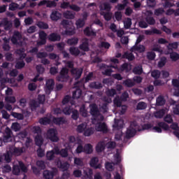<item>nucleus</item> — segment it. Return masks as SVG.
Masks as SVG:
<instances>
[{
    "mask_svg": "<svg viewBox=\"0 0 179 179\" xmlns=\"http://www.w3.org/2000/svg\"><path fill=\"white\" fill-rule=\"evenodd\" d=\"M79 48L80 50H82V51H85L87 52V51L90 50L89 48V39H83L82 43L79 46Z\"/></svg>",
    "mask_w": 179,
    "mask_h": 179,
    "instance_id": "obj_18",
    "label": "nucleus"
},
{
    "mask_svg": "<svg viewBox=\"0 0 179 179\" xmlns=\"http://www.w3.org/2000/svg\"><path fill=\"white\" fill-rule=\"evenodd\" d=\"M55 164L62 171H66L69 169V164L68 162H62L59 159L55 160Z\"/></svg>",
    "mask_w": 179,
    "mask_h": 179,
    "instance_id": "obj_10",
    "label": "nucleus"
},
{
    "mask_svg": "<svg viewBox=\"0 0 179 179\" xmlns=\"http://www.w3.org/2000/svg\"><path fill=\"white\" fill-rule=\"evenodd\" d=\"M145 22L148 24H150V26H153L156 24V20L152 16H147L145 17Z\"/></svg>",
    "mask_w": 179,
    "mask_h": 179,
    "instance_id": "obj_42",
    "label": "nucleus"
},
{
    "mask_svg": "<svg viewBox=\"0 0 179 179\" xmlns=\"http://www.w3.org/2000/svg\"><path fill=\"white\" fill-rule=\"evenodd\" d=\"M29 106L31 107V110L34 111V110H37V108L40 106V103L36 100H32L30 102Z\"/></svg>",
    "mask_w": 179,
    "mask_h": 179,
    "instance_id": "obj_43",
    "label": "nucleus"
},
{
    "mask_svg": "<svg viewBox=\"0 0 179 179\" xmlns=\"http://www.w3.org/2000/svg\"><path fill=\"white\" fill-rule=\"evenodd\" d=\"M104 149H106V145L104 144V142L101 141V142L98 143V144L96 146V151L98 153H100V152H103V150H104Z\"/></svg>",
    "mask_w": 179,
    "mask_h": 179,
    "instance_id": "obj_29",
    "label": "nucleus"
},
{
    "mask_svg": "<svg viewBox=\"0 0 179 179\" xmlns=\"http://www.w3.org/2000/svg\"><path fill=\"white\" fill-rule=\"evenodd\" d=\"M76 15V14L75 13L71 10H66L63 13V16L64 17H65V19H70V20L73 19Z\"/></svg>",
    "mask_w": 179,
    "mask_h": 179,
    "instance_id": "obj_25",
    "label": "nucleus"
},
{
    "mask_svg": "<svg viewBox=\"0 0 179 179\" xmlns=\"http://www.w3.org/2000/svg\"><path fill=\"white\" fill-rule=\"evenodd\" d=\"M74 164H76V166H77L78 167H83L85 166V164L83 163L82 159L78 157L74 158Z\"/></svg>",
    "mask_w": 179,
    "mask_h": 179,
    "instance_id": "obj_45",
    "label": "nucleus"
},
{
    "mask_svg": "<svg viewBox=\"0 0 179 179\" xmlns=\"http://www.w3.org/2000/svg\"><path fill=\"white\" fill-rule=\"evenodd\" d=\"M117 94V91L115 89H110L106 91V95L108 97H114Z\"/></svg>",
    "mask_w": 179,
    "mask_h": 179,
    "instance_id": "obj_58",
    "label": "nucleus"
},
{
    "mask_svg": "<svg viewBox=\"0 0 179 179\" xmlns=\"http://www.w3.org/2000/svg\"><path fill=\"white\" fill-rule=\"evenodd\" d=\"M62 17V14L58 10H53L50 14V19L52 22H58Z\"/></svg>",
    "mask_w": 179,
    "mask_h": 179,
    "instance_id": "obj_14",
    "label": "nucleus"
},
{
    "mask_svg": "<svg viewBox=\"0 0 179 179\" xmlns=\"http://www.w3.org/2000/svg\"><path fill=\"white\" fill-rule=\"evenodd\" d=\"M69 52L71 55H74V57H78L79 54H80V50L76 47H71L69 48Z\"/></svg>",
    "mask_w": 179,
    "mask_h": 179,
    "instance_id": "obj_31",
    "label": "nucleus"
},
{
    "mask_svg": "<svg viewBox=\"0 0 179 179\" xmlns=\"http://www.w3.org/2000/svg\"><path fill=\"white\" fill-rule=\"evenodd\" d=\"M36 166L41 169V170H44L45 169V162L43 160L37 161Z\"/></svg>",
    "mask_w": 179,
    "mask_h": 179,
    "instance_id": "obj_63",
    "label": "nucleus"
},
{
    "mask_svg": "<svg viewBox=\"0 0 179 179\" xmlns=\"http://www.w3.org/2000/svg\"><path fill=\"white\" fill-rule=\"evenodd\" d=\"M84 153H86L87 155L93 153V145H92V144L85 145L84 147Z\"/></svg>",
    "mask_w": 179,
    "mask_h": 179,
    "instance_id": "obj_33",
    "label": "nucleus"
},
{
    "mask_svg": "<svg viewBox=\"0 0 179 179\" xmlns=\"http://www.w3.org/2000/svg\"><path fill=\"white\" fill-rule=\"evenodd\" d=\"M146 57L149 61H153L156 58V53L153 51L148 52Z\"/></svg>",
    "mask_w": 179,
    "mask_h": 179,
    "instance_id": "obj_50",
    "label": "nucleus"
},
{
    "mask_svg": "<svg viewBox=\"0 0 179 179\" xmlns=\"http://www.w3.org/2000/svg\"><path fill=\"white\" fill-rule=\"evenodd\" d=\"M133 125L134 127L136 126L134 122L131 123L130 127L127 129L125 136V138L127 139H131V138H134V136H135V135L136 134V129L132 127Z\"/></svg>",
    "mask_w": 179,
    "mask_h": 179,
    "instance_id": "obj_6",
    "label": "nucleus"
},
{
    "mask_svg": "<svg viewBox=\"0 0 179 179\" xmlns=\"http://www.w3.org/2000/svg\"><path fill=\"white\" fill-rule=\"evenodd\" d=\"M12 130L9 127H6L3 134V142L8 143L12 139Z\"/></svg>",
    "mask_w": 179,
    "mask_h": 179,
    "instance_id": "obj_13",
    "label": "nucleus"
},
{
    "mask_svg": "<svg viewBox=\"0 0 179 179\" xmlns=\"http://www.w3.org/2000/svg\"><path fill=\"white\" fill-rule=\"evenodd\" d=\"M164 114H166V110L161 109L155 113V118H162L164 117Z\"/></svg>",
    "mask_w": 179,
    "mask_h": 179,
    "instance_id": "obj_47",
    "label": "nucleus"
},
{
    "mask_svg": "<svg viewBox=\"0 0 179 179\" xmlns=\"http://www.w3.org/2000/svg\"><path fill=\"white\" fill-rule=\"evenodd\" d=\"M97 163H99V158H97V157H94L90 160V166L93 169H101V164H97Z\"/></svg>",
    "mask_w": 179,
    "mask_h": 179,
    "instance_id": "obj_19",
    "label": "nucleus"
},
{
    "mask_svg": "<svg viewBox=\"0 0 179 179\" xmlns=\"http://www.w3.org/2000/svg\"><path fill=\"white\" fill-rule=\"evenodd\" d=\"M133 72L135 73V75H142L143 73V69L141 67V66H138L133 69Z\"/></svg>",
    "mask_w": 179,
    "mask_h": 179,
    "instance_id": "obj_46",
    "label": "nucleus"
},
{
    "mask_svg": "<svg viewBox=\"0 0 179 179\" xmlns=\"http://www.w3.org/2000/svg\"><path fill=\"white\" fill-rule=\"evenodd\" d=\"M43 136H41V134H37L35 136V143L36 146H38V148H41V146L43 145Z\"/></svg>",
    "mask_w": 179,
    "mask_h": 179,
    "instance_id": "obj_22",
    "label": "nucleus"
},
{
    "mask_svg": "<svg viewBox=\"0 0 179 179\" xmlns=\"http://www.w3.org/2000/svg\"><path fill=\"white\" fill-rule=\"evenodd\" d=\"M152 129L155 132H157V134H162L163 132L162 129L164 131H169L170 127L164 122H159L157 126L152 127Z\"/></svg>",
    "mask_w": 179,
    "mask_h": 179,
    "instance_id": "obj_5",
    "label": "nucleus"
},
{
    "mask_svg": "<svg viewBox=\"0 0 179 179\" xmlns=\"http://www.w3.org/2000/svg\"><path fill=\"white\" fill-rule=\"evenodd\" d=\"M71 73L73 78H75L76 80L78 79H80V76H82V73H83V69L80 68H75L71 70Z\"/></svg>",
    "mask_w": 179,
    "mask_h": 179,
    "instance_id": "obj_11",
    "label": "nucleus"
},
{
    "mask_svg": "<svg viewBox=\"0 0 179 179\" xmlns=\"http://www.w3.org/2000/svg\"><path fill=\"white\" fill-rule=\"evenodd\" d=\"M46 136L47 138L51 142H58V141H59V137H58V131L54 128H50L47 131Z\"/></svg>",
    "mask_w": 179,
    "mask_h": 179,
    "instance_id": "obj_3",
    "label": "nucleus"
},
{
    "mask_svg": "<svg viewBox=\"0 0 179 179\" xmlns=\"http://www.w3.org/2000/svg\"><path fill=\"white\" fill-rule=\"evenodd\" d=\"M54 86H55V82L54 81V79L47 80L45 88L46 94H50V93L54 90Z\"/></svg>",
    "mask_w": 179,
    "mask_h": 179,
    "instance_id": "obj_8",
    "label": "nucleus"
},
{
    "mask_svg": "<svg viewBox=\"0 0 179 179\" xmlns=\"http://www.w3.org/2000/svg\"><path fill=\"white\" fill-rule=\"evenodd\" d=\"M62 111L65 115H71V113H72V106H66L63 108Z\"/></svg>",
    "mask_w": 179,
    "mask_h": 179,
    "instance_id": "obj_52",
    "label": "nucleus"
},
{
    "mask_svg": "<svg viewBox=\"0 0 179 179\" xmlns=\"http://www.w3.org/2000/svg\"><path fill=\"white\" fill-rule=\"evenodd\" d=\"M160 75H162V72L159 70H154L151 72L152 78L154 79H159L160 78Z\"/></svg>",
    "mask_w": 179,
    "mask_h": 179,
    "instance_id": "obj_51",
    "label": "nucleus"
},
{
    "mask_svg": "<svg viewBox=\"0 0 179 179\" xmlns=\"http://www.w3.org/2000/svg\"><path fill=\"white\" fill-rule=\"evenodd\" d=\"M67 44L69 45H76L79 43V38H71L67 40Z\"/></svg>",
    "mask_w": 179,
    "mask_h": 179,
    "instance_id": "obj_44",
    "label": "nucleus"
},
{
    "mask_svg": "<svg viewBox=\"0 0 179 179\" xmlns=\"http://www.w3.org/2000/svg\"><path fill=\"white\" fill-rule=\"evenodd\" d=\"M11 128L15 132H17L18 131H20V124L18 122H13L11 125Z\"/></svg>",
    "mask_w": 179,
    "mask_h": 179,
    "instance_id": "obj_57",
    "label": "nucleus"
},
{
    "mask_svg": "<svg viewBox=\"0 0 179 179\" xmlns=\"http://www.w3.org/2000/svg\"><path fill=\"white\" fill-rule=\"evenodd\" d=\"M57 173H58L57 169H53L52 171L46 170L43 171V177L45 179H52Z\"/></svg>",
    "mask_w": 179,
    "mask_h": 179,
    "instance_id": "obj_12",
    "label": "nucleus"
},
{
    "mask_svg": "<svg viewBox=\"0 0 179 179\" xmlns=\"http://www.w3.org/2000/svg\"><path fill=\"white\" fill-rule=\"evenodd\" d=\"M48 40L49 41H52L53 43H55V41H61V35L55 32L51 33L48 36Z\"/></svg>",
    "mask_w": 179,
    "mask_h": 179,
    "instance_id": "obj_20",
    "label": "nucleus"
},
{
    "mask_svg": "<svg viewBox=\"0 0 179 179\" xmlns=\"http://www.w3.org/2000/svg\"><path fill=\"white\" fill-rule=\"evenodd\" d=\"M164 13V8H159L155 10L154 15H155V16H160L161 15H163Z\"/></svg>",
    "mask_w": 179,
    "mask_h": 179,
    "instance_id": "obj_59",
    "label": "nucleus"
},
{
    "mask_svg": "<svg viewBox=\"0 0 179 179\" xmlns=\"http://www.w3.org/2000/svg\"><path fill=\"white\" fill-rule=\"evenodd\" d=\"M36 26L38 27V28L41 29L42 30H47V29H48L49 27L48 24L43 21H38L36 23Z\"/></svg>",
    "mask_w": 179,
    "mask_h": 179,
    "instance_id": "obj_34",
    "label": "nucleus"
},
{
    "mask_svg": "<svg viewBox=\"0 0 179 179\" xmlns=\"http://www.w3.org/2000/svg\"><path fill=\"white\" fill-rule=\"evenodd\" d=\"M83 173L85 178H92V176H93V170H92V169H84Z\"/></svg>",
    "mask_w": 179,
    "mask_h": 179,
    "instance_id": "obj_36",
    "label": "nucleus"
},
{
    "mask_svg": "<svg viewBox=\"0 0 179 179\" xmlns=\"http://www.w3.org/2000/svg\"><path fill=\"white\" fill-rule=\"evenodd\" d=\"M148 105L143 101L138 102L136 106V110H145Z\"/></svg>",
    "mask_w": 179,
    "mask_h": 179,
    "instance_id": "obj_53",
    "label": "nucleus"
},
{
    "mask_svg": "<svg viewBox=\"0 0 179 179\" xmlns=\"http://www.w3.org/2000/svg\"><path fill=\"white\" fill-rule=\"evenodd\" d=\"M55 157V152L54 150L48 151L46 153L47 160H54Z\"/></svg>",
    "mask_w": 179,
    "mask_h": 179,
    "instance_id": "obj_49",
    "label": "nucleus"
},
{
    "mask_svg": "<svg viewBox=\"0 0 179 179\" xmlns=\"http://www.w3.org/2000/svg\"><path fill=\"white\" fill-rule=\"evenodd\" d=\"M90 114L94 117V118H97V117H99L101 114L100 113V110H99V106L96 103H91L90 104Z\"/></svg>",
    "mask_w": 179,
    "mask_h": 179,
    "instance_id": "obj_7",
    "label": "nucleus"
},
{
    "mask_svg": "<svg viewBox=\"0 0 179 179\" xmlns=\"http://www.w3.org/2000/svg\"><path fill=\"white\" fill-rule=\"evenodd\" d=\"M38 122L41 125H50L51 124V119L48 117H43L39 119Z\"/></svg>",
    "mask_w": 179,
    "mask_h": 179,
    "instance_id": "obj_23",
    "label": "nucleus"
},
{
    "mask_svg": "<svg viewBox=\"0 0 179 179\" xmlns=\"http://www.w3.org/2000/svg\"><path fill=\"white\" fill-rule=\"evenodd\" d=\"M95 128L97 132H103V134H107V132H108V128L107 127V124H106V122H98L96 124Z\"/></svg>",
    "mask_w": 179,
    "mask_h": 179,
    "instance_id": "obj_9",
    "label": "nucleus"
},
{
    "mask_svg": "<svg viewBox=\"0 0 179 179\" xmlns=\"http://www.w3.org/2000/svg\"><path fill=\"white\" fill-rule=\"evenodd\" d=\"M52 121L55 125H62V124H65V119L62 117H54Z\"/></svg>",
    "mask_w": 179,
    "mask_h": 179,
    "instance_id": "obj_30",
    "label": "nucleus"
},
{
    "mask_svg": "<svg viewBox=\"0 0 179 179\" xmlns=\"http://www.w3.org/2000/svg\"><path fill=\"white\" fill-rule=\"evenodd\" d=\"M5 100L7 103H10L11 104L16 103V97L15 96H6Z\"/></svg>",
    "mask_w": 179,
    "mask_h": 179,
    "instance_id": "obj_62",
    "label": "nucleus"
},
{
    "mask_svg": "<svg viewBox=\"0 0 179 179\" xmlns=\"http://www.w3.org/2000/svg\"><path fill=\"white\" fill-rule=\"evenodd\" d=\"M69 69H66V67H63L59 74L56 77V80L57 82H68L69 79Z\"/></svg>",
    "mask_w": 179,
    "mask_h": 179,
    "instance_id": "obj_2",
    "label": "nucleus"
},
{
    "mask_svg": "<svg viewBox=\"0 0 179 179\" xmlns=\"http://www.w3.org/2000/svg\"><path fill=\"white\" fill-rule=\"evenodd\" d=\"M123 85L126 87H134V86H135V82L131 78H127V80H123Z\"/></svg>",
    "mask_w": 179,
    "mask_h": 179,
    "instance_id": "obj_26",
    "label": "nucleus"
},
{
    "mask_svg": "<svg viewBox=\"0 0 179 179\" xmlns=\"http://www.w3.org/2000/svg\"><path fill=\"white\" fill-rule=\"evenodd\" d=\"M22 38V34L19 32V31H15L13 36L10 38L11 43L16 45L17 44L19 40Z\"/></svg>",
    "mask_w": 179,
    "mask_h": 179,
    "instance_id": "obj_15",
    "label": "nucleus"
},
{
    "mask_svg": "<svg viewBox=\"0 0 179 179\" xmlns=\"http://www.w3.org/2000/svg\"><path fill=\"white\" fill-rule=\"evenodd\" d=\"M20 171L27 173V167H26V165L22 162H19V165H14L13 167V173L14 176H19Z\"/></svg>",
    "mask_w": 179,
    "mask_h": 179,
    "instance_id": "obj_4",
    "label": "nucleus"
},
{
    "mask_svg": "<svg viewBox=\"0 0 179 179\" xmlns=\"http://www.w3.org/2000/svg\"><path fill=\"white\" fill-rule=\"evenodd\" d=\"M82 96V90L80 88H76V91L73 92V99H80Z\"/></svg>",
    "mask_w": 179,
    "mask_h": 179,
    "instance_id": "obj_38",
    "label": "nucleus"
},
{
    "mask_svg": "<svg viewBox=\"0 0 179 179\" xmlns=\"http://www.w3.org/2000/svg\"><path fill=\"white\" fill-rule=\"evenodd\" d=\"M84 34H85L87 37L96 36V32H94V31H93V29H91L89 27H87L84 29Z\"/></svg>",
    "mask_w": 179,
    "mask_h": 179,
    "instance_id": "obj_21",
    "label": "nucleus"
},
{
    "mask_svg": "<svg viewBox=\"0 0 179 179\" xmlns=\"http://www.w3.org/2000/svg\"><path fill=\"white\" fill-rule=\"evenodd\" d=\"M124 29H131V26H132V20L131 18H127L126 22L124 23Z\"/></svg>",
    "mask_w": 179,
    "mask_h": 179,
    "instance_id": "obj_60",
    "label": "nucleus"
},
{
    "mask_svg": "<svg viewBox=\"0 0 179 179\" xmlns=\"http://www.w3.org/2000/svg\"><path fill=\"white\" fill-rule=\"evenodd\" d=\"M124 57L126 59H128V61H134V59H135V55H134L132 52H125Z\"/></svg>",
    "mask_w": 179,
    "mask_h": 179,
    "instance_id": "obj_56",
    "label": "nucleus"
},
{
    "mask_svg": "<svg viewBox=\"0 0 179 179\" xmlns=\"http://www.w3.org/2000/svg\"><path fill=\"white\" fill-rule=\"evenodd\" d=\"M179 45V42H173V43H170L167 45V49L169 51H173V50H177L178 48Z\"/></svg>",
    "mask_w": 179,
    "mask_h": 179,
    "instance_id": "obj_32",
    "label": "nucleus"
},
{
    "mask_svg": "<svg viewBox=\"0 0 179 179\" xmlns=\"http://www.w3.org/2000/svg\"><path fill=\"white\" fill-rule=\"evenodd\" d=\"M76 24L77 27H78V29H82V27H83V26H85V20L79 18L78 20H76Z\"/></svg>",
    "mask_w": 179,
    "mask_h": 179,
    "instance_id": "obj_55",
    "label": "nucleus"
},
{
    "mask_svg": "<svg viewBox=\"0 0 179 179\" xmlns=\"http://www.w3.org/2000/svg\"><path fill=\"white\" fill-rule=\"evenodd\" d=\"M1 24L4 26V29L6 30H10L12 27V24H10V22H9V20H8V19L6 18L3 20V22H1Z\"/></svg>",
    "mask_w": 179,
    "mask_h": 179,
    "instance_id": "obj_40",
    "label": "nucleus"
},
{
    "mask_svg": "<svg viewBox=\"0 0 179 179\" xmlns=\"http://www.w3.org/2000/svg\"><path fill=\"white\" fill-rule=\"evenodd\" d=\"M170 58L171 59H172V61H178L179 60V55L178 53L174 52H171L170 54Z\"/></svg>",
    "mask_w": 179,
    "mask_h": 179,
    "instance_id": "obj_61",
    "label": "nucleus"
},
{
    "mask_svg": "<svg viewBox=\"0 0 179 179\" xmlns=\"http://www.w3.org/2000/svg\"><path fill=\"white\" fill-rule=\"evenodd\" d=\"M164 121L167 122V124H173V116L171 115H166L164 117Z\"/></svg>",
    "mask_w": 179,
    "mask_h": 179,
    "instance_id": "obj_64",
    "label": "nucleus"
},
{
    "mask_svg": "<svg viewBox=\"0 0 179 179\" xmlns=\"http://www.w3.org/2000/svg\"><path fill=\"white\" fill-rule=\"evenodd\" d=\"M40 41L38 42V45H44L47 43V34L42 31L39 33Z\"/></svg>",
    "mask_w": 179,
    "mask_h": 179,
    "instance_id": "obj_17",
    "label": "nucleus"
},
{
    "mask_svg": "<svg viewBox=\"0 0 179 179\" xmlns=\"http://www.w3.org/2000/svg\"><path fill=\"white\" fill-rule=\"evenodd\" d=\"M156 104L158 106H164L166 104L164 96L159 95L156 99Z\"/></svg>",
    "mask_w": 179,
    "mask_h": 179,
    "instance_id": "obj_24",
    "label": "nucleus"
},
{
    "mask_svg": "<svg viewBox=\"0 0 179 179\" xmlns=\"http://www.w3.org/2000/svg\"><path fill=\"white\" fill-rule=\"evenodd\" d=\"M57 155H60L62 157H68V148H63L61 150H56Z\"/></svg>",
    "mask_w": 179,
    "mask_h": 179,
    "instance_id": "obj_35",
    "label": "nucleus"
},
{
    "mask_svg": "<svg viewBox=\"0 0 179 179\" xmlns=\"http://www.w3.org/2000/svg\"><path fill=\"white\" fill-rule=\"evenodd\" d=\"M94 134V129H93L92 127H90L88 129H85L84 130L83 135L84 136H92V135H93Z\"/></svg>",
    "mask_w": 179,
    "mask_h": 179,
    "instance_id": "obj_41",
    "label": "nucleus"
},
{
    "mask_svg": "<svg viewBox=\"0 0 179 179\" xmlns=\"http://www.w3.org/2000/svg\"><path fill=\"white\" fill-rule=\"evenodd\" d=\"M166 64H167V58L166 57H161L158 62V68H163Z\"/></svg>",
    "mask_w": 179,
    "mask_h": 179,
    "instance_id": "obj_48",
    "label": "nucleus"
},
{
    "mask_svg": "<svg viewBox=\"0 0 179 179\" xmlns=\"http://www.w3.org/2000/svg\"><path fill=\"white\" fill-rule=\"evenodd\" d=\"M114 129L117 130L118 131L115 135V141H122V131H120L122 128H124V122L121 120L115 119V123L113 125Z\"/></svg>",
    "mask_w": 179,
    "mask_h": 179,
    "instance_id": "obj_1",
    "label": "nucleus"
},
{
    "mask_svg": "<svg viewBox=\"0 0 179 179\" xmlns=\"http://www.w3.org/2000/svg\"><path fill=\"white\" fill-rule=\"evenodd\" d=\"M24 66H26V63H24V61H23V60L17 62L15 64L16 69H23Z\"/></svg>",
    "mask_w": 179,
    "mask_h": 179,
    "instance_id": "obj_54",
    "label": "nucleus"
},
{
    "mask_svg": "<svg viewBox=\"0 0 179 179\" xmlns=\"http://www.w3.org/2000/svg\"><path fill=\"white\" fill-rule=\"evenodd\" d=\"M90 89L100 90L103 87V84L99 82H92L90 83Z\"/></svg>",
    "mask_w": 179,
    "mask_h": 179,
    "instance_id": "obj_27",
    "label": "nucleus"
},
{
    "mask_svg": "<svg viewBox=\"0 0 179 179\" xmlns=\"http://www.w3.org/2000/svg\"><path fill=\"white\" fill-rule=\"evenodd\" d=\"M145 34H146V36H152V34H162V31L154 28L152 30H146L145 31Z\"/></svg>",
    "mask_w": 179,
    "mask_h": 179,
    "instance_id": "obj_28",
    "label": "nucleus"
},
{
    "mask_svg": "<svg viewBox=\"0 0 179 179\" xmlns=\"http://www.w3.org/2000/svg\"><path fill=\"white\" fill-rule=\"evenodd\" d=\"M101 15L102 16H103V18L105 19V20L106 22H110V20H111V19H113V13H110V12H103L101 13Z\"/></svg>",
    "mask_w": 179,
    "mask_h": 179,
    "instance_id": "obj_37",
    "label": "nucleus"
},
{
    "mask_svg": "<svg viewBox=\"0 0 179 179\" xmlns=\"http://www.w3.org/2000/svg\"><path fill=\"white\" fill-rule=\"evenodd\" d=\"M130 51H131V52H135V51H137V52L142 53L146 51V48L143 45H134L131 48Z\"/></svg>",
    "mask_w": 179,
    "mask_h": 179,
    "instance_id": "obj_16",
    "label": "nucleus"
},
{
    "mask_svg": "<svg viewBox=\"0 0 179 179\" xmlns=\"http://www.w3.org/2000/svg\"><path fill=\"white\" fill-rule=\"evenodd\" d=\"M87 127V125H86V124L81 123L77 127L76 131L78 134H83V132H85Z\"/></svg>",
    "mask_w": 179,
    "mask_h": 179,
    "instance_id": "obj_39",
    "label": "nucleus"
}]
</instances>
